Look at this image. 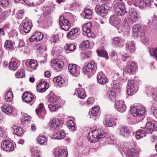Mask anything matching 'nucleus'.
I'll use <instances>...</instances> for the list:
<instances>
[{
  "label": "nucleus",
  "instance_id": "23",
  "mask_svg": "<svg viewBox=\"0 0 157 157\" xmlns=\"http://www.w3.org/2000/svg\"><path fill=\"white\" fill-rule=\"evenodd\" d=\"M99 110L100 108L98 106H96L93 107L91 110L92 116H91L90 117L94 118L95 120L97 119L100 114Z\"/></svg>",
  "mask_w": 157,
  "mask_h": 157
},
{
  "label": "nucleus",
  "instance_id": "19",
  "mask_svg": "<svg viewBox=\"0 0 157 157\" xmlns=\"http://www.w3.org/2000/svg\"><path fill=\"white\" fill-rule=\"evenodd\" d=\"M43 37V35L42 33L39 32H36L29 38V41L31 42H33L34 41H39L41 40Z\"/></svg>",
  "mask_w": 157,
  "mask_h": 157
},
{
  "label": "nucleus",
  "instance_id": "17",
  "mask_svg": "<svg viewBox=\"0 0 157 157\" xmlns=\"http://www.w3.org/2000/svg\"><path fill=\"white\" fill-rule=\"evenodd\" d=\"M97 79L98 83L101 85L105 84L108 81L106 75L101 72L98 73Z\"/></svg>",
  "mask_w": 157,
  "mask_h": 157
},
{
  "label": "nucleus",
  "instance_id": "35",
  "mask_svg": "<svg viewBox=\"0 0 157 157\" xmlns=\"http://www.w3.org/2000/svg\"><path fill=\"white\" fill-rule=\"evenodd\" d=\"M113 43L119 46H121L124 43V40L121 37H115L113 39Z\"/></svg>",
  "mask_w": 157,
  "mask_h": 157
},
{
  "label": "nucleus",
  "instance_id": "43",
  "mask_svg": "<svg viewBox=\"0 0 157 157\" xmlns=\"http://www.w3.org/2000/svg\"><path fill=\"white\" fill-rule=\"evenodd\" d=\"M44 111V105L43 104L40 103L38 106V108L36 109V112L38 116H40L41 115V113Z\"/></svg>",
  "mask_w": 157,
  "mask_h": 157
},
{
  "label": "nucleus",
  "instance_id": "5",
  "mask_svg": "<svg viewBox=\"0 0 157 157\" xmlns=\"http://www.w3.org/2000/svg\"><path fill=\"white\" fill-rule=\"evenodd\" d=\"M109 9L108 6L105 4H103L98 7L96 10L97 14L103 17L108 13Z\"/></svg>",
  "mask_w": 157,
  "mask_h": 157
},
{
  "label": "nucleus",
  "instance_id": "42",
  "mask_svg": "<svg viewBox=\"0 0 157 157\" xmlns=\"http://www.w3.org/2000/svg\"><path fill=\"white\" fill-rule=\"evenodd\" d=\"M67 125L71 131H74L75 129V124L72 120H69L67 122Z\"/></svg>",
  "mask_w": 157,
  "mask_h": 157
},
{
  "label": "nucleus",
  "instance_id": "26",
  "mask_svg": "<svg viewBox=\"0 0 157 157\" xmlns=\"http://www.w3.org/2000/svg\"><path fill=\"white\" fill-rule=\"evenodd\" d=\"M138 151L134 148H129L127 151V157H138Z\"/></svg>",
  "mask_w": 157,
  "mask_h": 157
},
{
  "label": "nucleus",
  "instance_id": "57",
  "mask_svg": "<svg viewBox=\"0 0 157 157\" xmlns=\"http://www.w3.org/2000/svg\"><path fill=\"white\" fill-rule=\"evenodd\" d=\"M150 54L157 60V47L155 49H152L150 51Z\"/></svg>",
  "mask_w": 157,
  "mask_h": 157
},
{
  "label": "nucleus",
  "instance_id": "9",
  "mask_svg": "<svg viewBox=\"0 0 157 157\" xmlns=\"http://www.w3.org/2000/svg\"><path fill=\"white\" fill-rule=\"evenodd\" d=\"M62 123V121L56 118H54L49 122L48 125L52 130H56L60 126Z\"/></svg>",
  "mask_w": 157,
  "mask_h": 157
},
{
  "label": "nucleus",
  "instance_id": "50",
  "mask_svg": "<svg viewBox=\"0 0 157 157\" xmlns=\"http://www.w3.org/2000/svg\"><path fill=\"white\" fill-rule=\"evenodd\" d=\"M5 46L7 49H12L13 47L12 42L10 40H7L6 41Z\"/></svg>",
  "mask_w": 157,
  "mask_h": 157
},
{
  "label": "nucleus",
  "instance_id": "53",
  "mask_svg": "<svg viewBox=\"0 0 157 157\" xmlns=\"http://www.w3.org/2000/svg\"><path fill=\"white\" fill-rule=\"evenodd\" d=\"M48 107L50 110L51 112H54L59 108L58 106L57 105H49Z\"/></svg>",
  "mask_w": 157,
  "mask_h": 157
},
{
  "label": "nucleus",
  "instance_id": "38",
  "mask_svg": "<svg viewBox=\"0 0 157 157\" xmlns=\"http://www.w3.org/2000/svg\"><path fill=\"white\" fill-rule=\"evenodd\" d=\"M14 130L13 133L17 136H21L23 133L22 129L20 127L17 126H14L13 128Z\"/></svg>",
  "mask_w": 157,
  "mask_h": 157
},
{
  "label": "nucleus",
  "instance_id": "4",
  "mask_svg": "<svg viewBox=\"0 0 157 157\" xmlns=\"http://www.w3.org/2000/svg\"><path fill=\"white\" fill-rule=\"evenodd\" d=\"M1 148L4 150L11 151L14 149V146L13 144L8 140H4L2 143Z\"/></svg>",
  "mask_w": 157,
  "mask_h": 157
},
{
  "label": "nucleus",
  "instance_id": "10",
  "mask_svg": "<svg viewBox=\"0 0 157 157\" xmlns=\"http://www.w3.org/2000/svg\"><path fill=\"white\" fill-rule=\"evenodd\" d=\"M135 2L136 5L141 9L150 6L152 2L151 0H135Z\"/></svg>",
  "mask_w": 157,
  "mask_h": 157
},
{
  "label": "nucleus",
  "instance_id": "20",
  "mask_svg": "<svg viewBox=\"0 0 157 157\" xmlns=\"http://www.w3.org/2000/svg\"><path fill=\"white\" fill-rule=\"evenodd\" d=\"M91 23L90 22H88L82 26V30L83 32L86 33L87 36L90 37L91 36Z\"/></svg>",
  "mask_w": 157,
  "mask_h": 157
},
{
  "label": "nucleus",
  "instance_id": "11",
  "mask_svg": "<svg viewBox=\"0 0 157 157\" xmlns=\"http://www.w3.org/2000/svg\"><path fill=\"white\" fill-rule=\"evenodd\" d=\"M115 107L118 111L122 113L124 112L126 109L124 101L121 100L116 101Z\"/></svg>",
  "mask_w": 157,
  "mask_h": 157
},
{
  "label": "nucleus",
  "instance_id": "1",
  "mask_svg": "<svg viewBox=\"0 0 157 157\" xmlns=\"http://www.w3.org/2000/svg\"><path fill=\"white\" fill-rule=\"evenodd\" d=\"M106 133L103 129H99L93 130L89 132L88 135V139L90 142L95 143L101 139L104 138Z\"/></svg>",
  "mask_w": 157,
  "mask_h": 157
},
{
  "label": "nucleus",
  "instance_id": "8",
  "mask_svg": "<svg viewBox=\"0 0 157 157\" xmlns=\"http://www.w3.org/2000/svg\"><path fill=\"white\" fill-rule=\"evenodd\" d=\"M120 135L124 137L129 136L132 131V128L130 127L123 126L120 128Z\"/></svg>",
  "mask_w": 157,
  "mask_h": 157
},
{
  "label": "nucleus",
  "instance_id": "3",
  "mask_svg": "<svg viewBox=\"0 0 157 157\" xmlns=\"http://www.w3.org/2000/svg\"><path fill=\"white\" fill-rule=\"evenodd\" d=\"M139 19V15L135 10L131 9L129 10L128 20L132 23L136 22Z\"/></svg>",
  "mask_w": 157,
  "mask_h": 157
},
{
  "label": "nucleus",
  "instance_id": "39",
  "mask_svg": "<svg viewBox=\"0 0 157 157\" xmlns=\"http://www.w3.org/2000/svg\"><path fill=\"white\" fill-rule=\"evenodd\" d=\"M14 0L16 2H19L21 1V0ZM21 1H23L26 5L30 6H35L40 3L39 2H32L30 0H21Z\"/></svg>",
  "mask_w": 157,
  "mask_h": 157
},
{
  "label": "nucleus",
  "instance_id": "59",
  "mask_svg": "<svg viewBox=\"0 0 157 157\" xmlns=\"http://www.w3.org/2000/svg\"><path fill=\"white\" fill-rule=\"evenodd\" d=\"M82 46L84 48H88L90 46L89 41L88 40H86L84 41L82 44Z\"/></svg>",
  "mask_w": 157,
  "mask_h": 157
},
{
  "label": "nucleus",
  "instance_id": "41",
  "mask_svg": "<svg viewBox=\"0 0 157 157\" xmlns=\"http://www.w3.org/2000/svg\"><path fill=\"white\" fill-rule=\"evenodd\" d=\"M37 142L40 145L45 144L47 141V139L45 136H38L37 139Z\"/></svg>",
  "mask_w": 157,
  "mask_h": 157
},
{
  "label": "nucleus",
  "instance_id": "22",
  "mask_svg": "<svg viewBox=\"0 0 157 157\" xmlns=\"http://www.w3.org/2000/svg\"><path fill=\"white\" fill-rule=\"evenodd\" d=\"M20 62L15 59H12L9 63V66L10 69L15 70H16L19 67Z\"/></svg>",
  "mask_w": 157,
  "mask_h": 157
},
{
  "label": "nucleus",
  "instance_id": "60",
  "mask_svg": "<svg viewBox=\"0 0 157 157\" xmlns=\"http://www.w3.org/2000/svg\"><path fill=\"white\" fill-rule=\"evenodd\" d=\"M9 4V0H2L1 2V5L3 7L7 6Z\"/></svg>",
  "mask_w": 157,
  "mask_h": 157
},
{
  "label": "nucleus",
  "instance_id": "36",
  "mask_svg": "<svg viewBox=\"0 0 157 157\" xmlns=\"http://www.w3.org/2000/svg\"><path fill=\"white\" fill-rule=\"evenodd\" d=\"M126 48L131 53L134 52L135 48L133 41H131L127 43L126 45Z\"/></svg>",
  "mask_w": 157,
  "mask_h": 157
},
{
  "label": "nucleus",
  "instance_id": "6",
  "mask_svg": "<svg viewBox=\"0 0 157 157\" xmlns=\"http://www.w3.org/2000/svg\"><path fill=\"white\" fill-rule=\"evenodd\" d=\"M52 5L54 6L51 9V6H46L44 7L43 9V13L42 15L44 17H45L47 20L49 19L50 17L51 14V11L52 10L54 11L55 10V7L54 6H56L55 4H54L53 3H52Z\"/></svg>",
  "mask_w": 157,
  "mask_h": 157
},
{
  "label": "nucleus",
  "instance_id": "40",
  "mask_svg": "<svg viewBox=\"0 0 157 157\" xmlns=\"http://www.w3.org/2000/svg\"><path fill=\"white\" fill-rule=\"evenodd\" d=\"M146 135V132L143 130H140L136 132V138L139 140L145 137Z\"/></svg>",
  "mask_w": 157,
  "mask_h": 157
},
{
  "label": "nucleus",
  "instance_id": "44",
  "mask_svg": "<svg viewBox=\"0 0 157 157\" xmlns=\"http://www.w3.org/2000/svg\"><path fill=\"white\" fill-rule=\"evenodd\" d=\"M107 96L109 99L111 100H114L116 98L115 92L113 90H110L107 94Z\"/></svg>",
  "mask_w": 157,
  "mask_h": 157
},
{
  "label": "nucleus",
  "instance_id": "27",
  "mask_svg": "<svg viewBox=\"0 0 157 157\" xmlns=\"http://www.w3.org/2000/svg\"><path fill=\"white\" fill-rule=\"evenodd\" d=\"M2 111L7 115H10L12 114L13 112V108L9 105H4L2 107Z\"/></svg>",
  "mask_w": 157,
  "mask_h": 157
},
{
  "label": "nucleus",
  "instance_id": "46",
  "mask_svg": "<svg viewBox=\"0 0 157 157\" xmlns=\"http://www.w3.org/2000/svg\"><path fill=\"white\" fill-rule=\"evenodd\" d=\"M84 12L86 18L90 19L92 18V12L89 9H86Z\"/></svg>",
  "mask_w": 157,
  "mask_h": 157
},
{
  "label": "nucleus",
  "instance_id": "64",
  "mask_svg": "<svg viewBox=\"0 0 157 157\" xmlns=\"http://www.w3.org/2000/svg\"><path fill=\"white\" fill-rule=\"evenodd\" d=\"M140 40L142 42L144 43H147L149 41V38L148 37H146L145 36L141 37V38Z\"/></svg>",
  "mask_w": 157,
  "mask_h": 157
},
{
  "label": "nucleus",
  "instance_id": "13",
  "mask_svg": "<svg viewBox=\"0 0 157 157\" xmlns=\"http://www.w3.org/2000/svg\"><path fill=\"white\" fill-rule=\"evenodd\" d=\"M54 154L56 157H67L68 153L67 151L57 147L54 149Z\"/></svg>",
  "mask_w": 157,
  "mask_h": 157
},
{
  "label": "nucleus",
  "instance_id": "14",
  "mask_svg": "<svg viewBox=\"0 0 157 157\" xmlns=\"http://www.w3.org/2000/svg\"><path fill=\"white\" fill-rule=\"evenodd\" d=\"M134 82L133 80H129L128 83V89L127 90V94L128 95H131L136 91L135 90L134 86Z\"/></svg>",
  "mask_w": 157,
  "mask_h": 157
},
{
  "label": "nucleus",
  "instance_id": "56",
  "mask_svg": "<svg viewBox=\"0 0 157 157\" xmlns=\"http://www.w3.org/2000/svg\"><path fill=\"white\" fill-rule=\"evenodd\" d=\"M151 95L157 96V87L153 88L151 86L149 87Z\"/></svg>",
  "mask_w": 157,
  "mask_h": 157
},
{
  "label": "nucleus",
  "instance_id": "30",
  "mask_svg": "<svg viewBox=\"0 0 157 157\" xmlns=\"http://www.w3.org/2000/svg\"><path fill=\"white\" fill-rule=\"evenodd\" d=\"M78 31V29L76 28L71 29L70 31L68 33L67 36V37L71 39H75L77 37L76 33Z\"/></svg>",
  "mask_w": 157,
  "mask_h": 157
},
{
  "label": "nucleus",
  "instance_id": "62",
  "mask_svg": "<svg viewBox=\"0 0 157 157\" xmlns=\"http://www.w3.org/2000/svg\"><path fill=\"white\" fill-rule=\"evenodd\" d=\"M131 59V57L129 56H128L126 54H125V55H123V56L122 60L123 61L128 62Z\"/></svg>",
  "mask_w": 157,
  "mask_h": 157
},
{
  "label": "nucleus",
  "instance_id": "16",
  "mask_svg": "<svg viewBox=\"0 0 157 157\" xmlns=\"http://www.w3.org/2000/svg\"><path fill=\"white\" fill-rule=\"evenodd\" d=\"M49 87V84L44 81L40 82L37 86L36 90L39 92H45Z\"/></svg>",
  "mask_w": 157,
  "mask_h": 157
},
{
  "label": "nucleus",
  "instance_id": "28",
  "mask_svg": "<svg viewBox=\"0 0 157 157\" xmlns=\"http://www.w3.org/2000/svg\"><path fill=\"white\" fill-rule=\"evenodd\" d=\"M66 134L63 130H61L58 132H55L53 134V138L56 139L60 140L64 138Z\"/></svg>",
  "mask_w": 157,
  "mask_h": 157
},
{
  "label": "nucleus",
  "instance_id": "51",
  "mask_svg": "<svg viewBox=\"0 0 157 157\" xmlns=\"http://www.w3.org/2000/svg\"><path fill=\"white\" fill-rule=\"evenodd\" d=\"M139 116H140L144 115L145 113V109L144 108L141 106H137Z\"/></svg>",
  "mask_w": 157,
  "mask_h": 157
},
{
  "label": "nucleus",
  "instance_id": "63",
  "mask_svg": "<svg viewBox=\"0 0 157 157\" xmlns=\"http://www.w3.org/2000/svg\"><path fill=\"white\" fill-rule=\"evenodd\" d=\"M59 36L58 35H54L51 38V41L52 42L56 43L58 41Z\"/></svg>",
  "mask_w": 157,
  "mask_h": 157
},
{
  "label": "nucleus",
  "instance_id": "15",
  "mask_svg": "<svg viewBox=\"0 0 157 157\" xmlns=\"http://www.w3.org/2000/svg\"><path fill=\"white\" fill-rule=\"evenodd\" d=\"M109 21L111 24L116 27L117 29H119L120 25V21L116 15H112L109 18Z\"/></svg>",
  "mask_w": 157,
  "mask_h": 157
},
{
  "label": "nucleus",
  "instance_id": "37",
  "mask_svg": "<svg viewBox=\"0 0 157 157\" xmlns=\"http://www.w3.org/2000/svg\"><path fill=\"white\" fill-rule=\"evenodd\" d=\"M53 81L54 82L57 83V85L60 87L64 82V79L59 76L54 78Z\"/></svg>",
  "mask_w": 157,
  "mask_h": 157
},
{
  "label": "nucleus",
  "instance_id": "18",
  "mask_svg": "<svg viewBox=\"0 0 157 157\" xmlns=\"http://www.w3.org/2000/svg\"><path fill=\"white\" fill-rule=\"evenodd\" d=\"M23 22L22 25L24 31L26 33H29L32 27L31 21L27 19L24 20Z\"/></svg>",
  "mask_w": 157,
  "mask_h": 157
},
{
  "label": "nucleus",
  "instance_id": "2",
  "mask_svg": "<svg viewBox=\"0 0 157 157\" xmlns=\"http://www.w3.org/2000/svg\"><path fill=\"white\" fill-rule=\"evenodd\" d=\"M59 21V25L63 30L67 31L70 28L71 25L70 22L64 19L63 16H60Z\"/></svg>",
  "mask_w": 157,
  "mask_h": 157
},
{
  "label": "nucleus",
  "instance_id": "49",
  "mask_svg": "<svg viewBox=\"0 0 157 157\" xmlns=\"http://www.w3.org/2000/svg\"><path fill=\"white\" fill-rule=\"evenodd\" d=\"M105 124L107 127H113L116 125V122L111 120H107L105 121Z\"/></svg>",
  "mask_w": 157,
  "mask_h": 157
},
{
  "label": "nucleus",
  "instance_id": "7",
  "mask_svg": "<svg viewBox=\"0 0 157 157\" xmlns=\"http://www.w3.org/2000/svg\"><path fill=\"white\" fill-rule=\"evenodd\" d=\"M115 12L118 15L120 16L121 14L119 12V10H121V14L125 13L126 10L124 4L122 2H119L115 4L114 6Z\"/></svg>",
  "mask_w": 157,
  "mask_h": 157
},
{
  "label": "nucleus",
  "instance_id": "32",
  "mask_svg": "<svg viewBox=\"0 0 157 157\" xmlns=\"http://www.w3.org/2000/svg\"><path fill=\"white\" fill-rule=\"evenodd\" d=\"M127 72L129 74H133L136 70V64L135 63H132L130 65H127L126 67Z\"/></svg>",
  "mask_w": 157,
  "mask_h": 157
},
{
  "label": "nucleus",
  "instance_id": "29",
  "mask_svg": "<svg viewBox=\"0 0 157 157\" xmlns=\"http://www.w3.org/2000/svg\"><path fill=\"white\" fill-rule=\"evenodd\" d=\"M141 29V26L139 24H135L132 28V35L135 37H137L139 36L138 33Z\"/></svg>",
  "mask_w": 157,
  "mask_h": 157
},
{
  "label": "nucleus",
  "instance_id": "34",
  "mask_svg": "<svg viewBox=\"0 0 157 157\" xmlns=\"http://www.w3.org/2000/svg\"><path fill=\"white\" fill-rule=\"evenodd\" d=\"M89 68V73H91L96 71L97 69L96 66L94 62L91 61L87 65Z\"/></svg>",
  "mask_w": 157,
  "mask_h": 157
},
{
  "label": "nucleus",
  "instance_id": "58",
  "mask_svg": "<svg viewBox=\"0 0 157 157\" xmlns=\"http://www.w3.org/2000/svg\"><path fill=\"white\" fill-rule=\"evenodd\" d=\"M121 88V85L117 82H113V84L112 86V88L113 89L116 90H119Z\"/></svg>",
  "mask_w": 157,
  "mask_h": 157
},
{
  "label": "nucleus",
  "instance_id": "33",
  "mask_svg": "<svg viewBox=\"0 0 157 157\" xmlns=\"http://www.w3.org/2000/svg\"><path fill=\"white\" fill-rule=\"evenodd\" d=\"M77 93L78 97L80 99H84L86 97V93L83 88H78L77 89Z\"/></svg>",
  "mask_w": 157,
  "mask_h": 157
},
{
  "label": "nucleus",
  "instance_id": "48",
  "mask_svg": "<svg viewBox=\"0 0 157 157\" xmlns=\"http://www.w3.org/2000/svg\"><path fill=\"white\" fill-rule=\"evenodd\" d=\"M76 48V46L73 44H67L64 47V49L66 50L74 51Z\"/></svg>",
  "mask_w": 157,
  "mask_h": 157
},
{
  "label": "nucleus",
  "instance_id": "21",
  "mask_svg": "<svg viewBox=\"0 0 157 157\" xmlns=\"http://www.w3.org/2000/svg\"><path fill=\"white\" fill-rule=\"evenodd\" d=\"M34 98V96L27 92H24L22 97L23 100L26 102H30Z\"/></svg>",
  "mask_w": 157,
  "mask_h": 157
},
{
  "label": "nucleus",
  "instance_id": "61",
  "mask_svg": "<svg viewBox=\"0 0 157 157\" xmlns=\"http://www.w3.org/2000/svg\"><path fill=\"white\" fill-rule=\"evenodd\" d=\"M25 74L22 71H18L16 74V76L17 78H22L24 76Z\"/></svg>",
  "mask_w": 157,
  "mask_h": 157
},
{
  "label": "nucleus",
  "instance_id": "47",
  "mask_svg": "<svg viewBox=\"0 0 157 157\" xmlns=\"http://www.w3.org/2000/svg\"><path fill=\"white\" fill-rule=\"evenodd\" d=\"M130 112L133 116H139V114H138L137 106H133L132 107L131 109Z\"/></svg>",
  "mask_w": 157,
  "mask_h": 157
},
{
  "label": "nucleus",
  "instance_id": "52",
  "mask_svg": "<svg viewBox=\"0 0 157 157\" xmlns=\"http://www.w3.org/2000/svg\"><path fill=\"white\" fill-rule=\"evenodd\" d=\"M64 65L63 62L61 61L58 62L56 64L54 65V68L58 70H59L61 68H62Z\"/></svg>",
  "mask_w": 157,
  "mask_h": 157
},
{
  "label": "nucleus",
  "instance_id": "24",
  "mask_svg": "<svg viewBox=\"0 0 157 157\" xmlns=\"http://www.w3.org/2000/svg\"><path fill=\"white\" fill-rule=\"evenodd\" d=\"M6 103L9 104L11 103L13 100V96L12 91L11 90L8 91L4 97Z\"/></svg>",
  "mask_w": 157,
  "mask_h": 157
},
{
  "label": "nucleus",
  "instance_id": "31",
  "mask_svg": "<svg viewBox=\"0 0 157 157\" xmlns=\"http://www.w3.org/2000/svg\"><path fill=\"white\" fill-rule=\"evenodd\" d=\"M25 63L27 66H29L32 69H35L37 66V61L34 59H28Z\"/></svg>",
  "mask_w": 157,
  "mask_h": 157
},
{
  "label": "nucleus",
  "instance_id": "55",
  "mask_svg": "<svg viewBox=\"0 0 157 157\" xmlns=\"http://www.w3.org/2000/svg\"><path fill=\"white\" fill-rule=\"evenodd\" d=\"M25 45V43L23 41L20 40L17 48L18 50L21 51L24 49Z\"/></svg>",
  "mask_w": 157,
  "mask_h": 157
},
{
  "label": "nucleus",
  "instance_id": "25",
  "mask_svg": "<svg viewBox=\"0 0 157 157\" xmlns=\"http://www.w3.org/2000/svg\"><path fill=\"white\" fill-rule=\"evenodd\" d=\"M68 69L70 73L72 75H75L78 73L79 68L76 64H69L68 67Z\"/></svg>",
  "mask_w": 157,
  "mask_h": 157
},
{
  "label": "nucleus",
  "instance_id": "12",
  "mask_svg": "<svg viewBox=\"0 0 157 157\" xmlns=\"http://www.w3.org/2000/svg\"><path fill=\"white\" fill-rule=\"evenodd\" d=\"M157 127V122L154 121H149L145 125V128L148 130L147 133H151L154 129Z\"/></svg>",
  "mask_w": 157,
  "mask_h": 157
},
{
  "label": "nucleus",
  "instance_id": "45",
  "mask_svg": "<svg viewBox=\"0 0 157 157\" xmlns=\"http://www.w3.org/2000/svg\"><path fill=\"white\" fill-rule=\"evenodd\" d=\"M97 53L99 56L105 58L106 59H108L107 53L105 51L98 50L97 51Z\"/></svg>",
  "mask_w": 157,
  "mask_h": 157
},
{
  "label": "nucleus",
  "instance_id": "54",
  "mask_svg": "<svg viewBox=\"0 0 157 157\" xmlns=\"http://www.w3.org/2000/svg\"><path fill=\"white\" fill-rule=\"evenodd\" d=\"M58 99L57 97L55 95L51 96L48 99L49 102L51 103H54L56 102Z\"/></svg>",
  "mask_w": 157,
  "mask_h": 157
}]
</instances>
